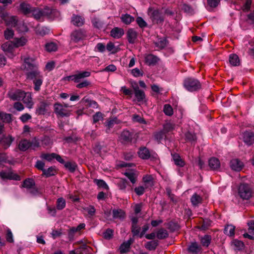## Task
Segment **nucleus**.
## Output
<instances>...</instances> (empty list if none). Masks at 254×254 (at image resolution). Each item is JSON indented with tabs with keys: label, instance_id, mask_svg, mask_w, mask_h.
<instances>
[{
	"label": "nucleus",
	"instance_id": "7",
	"mask_svg": "<svg viewBox=\"0 0 254 254\" xmlns=\"http://www.w3.org/2000/svg\"><path fill=\"white\" fill-rule=\"evenodd\" d=\"M40 157L44 160H46L49 162H51L54 159H56L57 161L61 163H64V160L61 157V156L55 153H42L40 155Z\"/></svg>",
	"mask_w": 254,
	"mask_h": 254
},
{
	"label": "nucleus",
	"instance_id": "21",
	"mask_svg": "<svg viewBox=\"0 0 254 254\" xmlns=\"http://www.w3.org/2000/svg\"><path fill=\"white\" fill-rule=\"evenodd\" d=\"M1 48L4 52L12 54L15 48L12 41H7L1 45Z\"/></svg>",
	"mask_w": 254,
	"mask_h": 254
},
{
	"label": "nucleus",
	"instance_id": "63",
	"mask_svg": "<svg viewBox=\"0 0 254 254\" xmlns=\"http://www.w3.org/2000/svg\"><path fill=\"white\" fill-rule=\"evenodd\" d=\"M14 35V32L12 30L7 29L4 31V37L7 40L10 39L13 37Z\"/></svg>",
	"mask_w": 254,
	"mask_h": 254
},
{
	"label": "nucleus",
	"instance_id": "62",
	"mask_svg": "<svg viewBox=\"0 0 254 254\" xmlns=\"http://www.w3.org/2000/svg\"><path fill=\"white\" fill-rule=\"evenodd\" d=\"M45 164L44 162L41 160H38L36 162L35 167L38 170H41L43 172V170H45Z\"/></svg>",
	"mask_w": 254,
	"mask_h": 254
},
{
	"label": "nucleus",
	"instance_id": "46",
	"mask_svg": "<svg viewBox=\"0 0 254 254\" xmlns=\"http://www.w3.org/2000/svg\"><path fill=\"white\" fill-rule=\"evenodd\" d=\"M247 47L248 49V53L249 55L254 58V39H252L249 42Z\"/></svg>",
	"mask_w": 254,
	"mask_h": 254
},
{
	"label": "nucleus",
	"instance_id": "60",
	"mask_svg": "<svg viewBox=\"0 0 254 254\" xmlns=\"http://www.w3.org/2000/svg\"><path fill=\"white\" fill-rule=\"evenodd\" d=\"M92 23L95 27L100 28L103 25L102 21L97 18H94L92 19Z\"/></svg>",
	"mask_w": 254,
	"mask_h": 254
},
{
	"label": "nucleus",
	"instance_id": "64",
	"mask_svg": "<svg viewBox=\"0 0 254 254\" xmlns=\"http://www.w3.org/2000/svg\"><path fill=\"white\" fill-rule=\"evenodd\" d=\"M113 235V231L112 229H108L103 233L104 238L106 239H110Z\"/></svg>",
	"mask_w": 254,
	"mask_h": 254
},
{
	"label": "nucleus",
	"instance_id": "31",
	"mask_svg": "<svg viewBox=\"0 0 254 254\" xmlns=\"http://www.w3.org/2000/svg\"><path fill=\"white\" fill-rule=\"evenodd\" d=\"M129 185L128 182L126 180L121 179L117 183V186L119 189L122 191L126 192L128 189H127V186Z\"/></svg>",
	"mask_w": 254,
	"mask_h": 254
},
{
	"label": "nucleus",
	"instance_id": "34",
	"mask_svg": "<svg viewBox=\"0 0 254 254\" xmlns=\"http://www.w3.org/2000/svg\"><path fill=\"white\" fill-rule=\"evenodd\" d=\"M120 138L124 142L130 141L132 139V134L129 131L124 130L121 134Z\"/></svg>",
	"mask_w": 254,
	"mask_h": 254
},
{
	"label": "nucleus",
	"instance_id": "9",
	"mask_svg": "<svg viewBox=\"0 0 254 254\" xmlns=\"http://www.w3.org/2000/svg\"><path fill=\"white\" fill-rule=\"evenodd\" d=\"M34 17L36 19H40L44 15H49L52 13V10L46 8L44 11H42L38 8H33L31 12Z\"/></svg>",
	"mask_w": 254,
	"mask_h": 254
},
{
	"label": "nucleus",
	"instance_id": "42",
	"mask_svg": "<svg viewBox=\"0 0 254 254\" xmlns=\"http://www.w3.org/2000/svg\"><path fill=\"white\" fill-rule=\"evenodd\" d=\"M20 9L25 14L30 13L33 8H32L31 6L26 3H22L20 5Z\"/></svg>",
	"mask_w": 254,
	"mask_h": 254
},
{
	"label": "nucleus",
	"instance_id": "3",
	"mask_svg": "<svg viewBox=\"0 0 254 254\" xmlns=\"http://www.w3.org/2000/svg\"><path fill=\"white\" fill-rule=\"evenodd\" d=\"M253 191L248 184H241L238 188V194L243 199L248 200L252 196Z\"/></svg>",
	"mask_w": 254,
	"mask_h": 254
},
{
	"label": "nucleus",
	"instance_id": "16",
	"mask_svg": "<svg viewBox=\"0 0 254 254\" xmlns=\"http://www.w3.org/2000/svg\"><path fill=\"white\" fill-rule=\"evenodd\" d=\"M243 140L248 145H251L254 143V134L251 131H245L243 134Z\"/></svg>",
	"mask_w": 254,
	"mask_h": 254
},
{
	"label": "nucleus",
	"instance_id": "57",
	"mask_svg": "<svg viewBox=\"0 0 254 254\" xmlns=\"http://www.w3.org/2000/svg\"><path fill=\"white\" fill-rule=\"evenodd\" d=\"M50 32V29L46 27H43L37 30V33L41 36L48 34Z\"/></svg>",
	"mask_w": 254,
	"mask_h": 254
},
{
	"label": "nucleus",
	"instance_id": "44",
	"mask_svg": "<svg viewBox=\"0 0 254 254\" xmlns=\"http://www.w3.org/2000/svg\"><path fill=\"white\" fill-rule=\"evenodd\" d=\"M132 120L133 122L138 123L141 124H147L146 121L143 118L139 115L134 114L132 116Z\"/></svg>",
	"mask_w": 254,
	"mask_h": 254
},
{
	"label": "nucleus",
	"instance_id": "56",
	"mask_svg": "<svg viewBox=\"0 0 254 254\" xmlns=\"http://www.w3.org/2000/svg\"><path fill=\"white\" fill-rule=\"evenodd\" d=\"M103 120V115L101 112H97L93 116V123H96L98 122Z\"/></svg>",
	"mask_w": 254,
	"mask_h": 254
},
{
	"label": "nucleus",
	"instance_id": "40",
	"mask_svg": "<svg viewBox=\"0 0 254 254\" xmlns=\"http://www.w3.org/2000/svg\"><path fill=\"white\" fill-rule=\"evenodd\" d=\"M172 157L175 164L180 167H183L185 165L184 161L181 158L178 154H172Z\"/></svg>",
	"mask_w": 254,
	"mask_h": 254
},
{
	"label": "nucleus",
	"instance_id": "32",
	"mask_svg": "<svg viewBox=\"0 0 254 254\" xmlns=\"http://www.w3.org/2000/svg\"><path fill=\"white\" fill-rule=\"evenodd\" d=\"M209 166L212 170H217L220 167V163L218 159L211 158L209 160Z\"/></svg>",
	"mask_w": 254,
	"mask_h": 254
},
{
	"label": "nucleus",
	"instance_id": "4",
	"mask_svg": "<svg viewBox=\"0 0 254 254\" xmlns=\"http://www.w3.org/2000/svg\"><path fill=\"white\" fill-rule=\"evenodd\" d=\"M86 37V31L81 29L75 30L70 34L71 41L74 43H78V42L84 40Z\"/></svg>",
	"mask_w": 254,
	"mask_h": 254
},
{
	"label": "nucleus",
	"instance_id": "20",
	"mask_svg": "<svg viewBox=\"0 0 254 254\" xmlns=\"http://www.w3.org/2000/svg\"><path fill=\"white\" fill-rule=\"evenodd\" d=\"M135 96L138 102L143 101L145 99V95L144 92L140 90L139 87L136 85L133 87Z\"/></svg>",
	"mask_w": 254,
	"mask_h": 254
},
{
	"label": "nucleus",
	"instance_id": "26",
	"mask_svg": "<svg viewBox=\"0 0 254 254\" xmlns=\"http://www.w3.org/2000/svg\"><path fill=\"white\" fill-rule=\"evenodd\" d=\"M124 175L129 180L130 182L134 184L137 181V174L133 170H129L125 172Z\"/></svg>",
	"mask_w": 254,
	"mask_h": 254
},
{
	"label": "nucleus",
	"instance_id": "52",
	"mask_svg": "<svg viewBox=\"0 0 254 254\" xmlns=\"http://www.w3.org/2000/svg\"><path fill=\"white\" fill-rule=\"evenodd\" d=\"M65 200L62 197L59 198L57 201V208L58 210H62L65 206Z\"/></svg>",
	"mask_w": 254,
	"mask_h": 254
},
{
	"label": "nucleus",
	"instance_id": "35",
	"mask_svg": "<svg viewBox=\"0 0 254 254\" xmlns=\"http://www.w3.org/2000/svg\"><path fill=\"white\" fill-rule=\"evenodd\" d=\"M190 201L193 206H197L202 203V197L197 193L193 194L190 198Z\"/></svg>",
	"mask_w": 254,
	"mask_h": 254
},
{
	"label": "nucleus",
	"instance_id": "37",
	"mask_svg": "<svg viewBox=\"0 0 254 254\" xmlns=\"http://www.w3.org/2000/svg\"><path fill=\"white\" fill-rule=\"evenodd\" d=\"M229 62L233 66H238L240 63L239 57L236 54H231L230 55Z\"/></svg>",
	"mask_w": 254,
	"mask_h": 254
},
{
	"label": "nucleus",
	"instance_id": "12",
	"mask_svg": "<svg viewBox=\"0 0 254 254\" xmlns=\"http://www.w3.org/2000/svg\"><path fill=\"white\" fill-rule=\"evenodd\" d=\"M0 177L3 179L19 180L20 177L11 171L0 172Z\"/></svg>",
	"mask_w": 254,
	"mask_h": 254
},
{
	"label": "nucleus",
	"instance_id": "48",
	"mask_svg": "<svg viewBox=\"0 0 254 254\" xmlns=\"http://www.w3.org/2000/svg\"><path fill=\"white\" fill-rule=\"evenodd\" d=\"M211 237L209 235H205L201 239V243L203 246L207 247L210 244Z\"/></svg>",
	"mask_w": 254,
	"mask_h": 254
},
{
	"label": "nucleus",
	"instance_id": "25",
	"mask_svg": "<svg viewBox=\"0 0 254 254\" xmlns=\"http://www.w3.org/2000/svg\"><path fill=\"white\" fill-rule=\"evenodd\" d=\"M14 138L11 135L4 136L3 137L2 141L0 142L1 143L3 147L6 149L10 146L11 144L14 141Z\"/></svg>",
	"mask_w": 254,
	"mask_h": 254
},
{
	"label": "nucleus",
	"instance_id": "53",
	"mask_svg": "<svg viewBox=\"0 0 254 254\" xmlns=\"http://www.w3.org/2000/svg\"><path fill=\"white\" fill-rule=\"evenodd\" d=\"M163 111L165 115L169 116H171L173 114V108L169 104H165L164 106Z\"/></svg>",
	"mask_w": 254,
	"mask_h": 254
},
{
	"label": "nucleus",
	"instance_id": "61",
	"mask_svg": "<svg viewBox=\"0 0 254 254\" xmlns=\"http://www.w3.org/2000/svg\"><path fill=\"white\" fill-rule=\"evenodd\" d=\"M31 118L32 116L29 114L25 113L20 117L19 119L23 123H25Z\"/></svg>",
	"mask_w": 254,
	"mask_h": 254
},
{
	"label": "nucleus",
	"instance_id": "13",
	"mask_svg": "<svg viewBox=\"0 0 254 254\" xmlns=\"http://www.w3.org/2000/svg\"><path fill=\"white\" fill-rule=\"evenodd\" d=\"M71 24L76 27H81L84 24V18L83 17L73 14L71 19Z\"/></svg>",
	"mask_w": 254,
	"mask_h": 254
},
{
	"label": "nucleus",
	"instance_id": "8",
	"mask_svg": "<svg viewBox=\"0 0 254 254\" xmlns=\"http://www.w3.org/2000/svg\"><path fill=\"white\" fill-rule=\"evenodd\" d=\"M1 17L7 26L14 27L17 24V20L15 16H9L7 13H3L1 14Z\"/></svg>",
	"mask_w": 254,
	"mask_h": 254
},
{
	"label": "nucleus",
	"instance_id": "58",
	"mask_svg": "<svg viewBox=\"0 0 254 254\" xmlns=\"http://www.w3.org/2000/svg\"><path fill=\"white\" fill-rule=\"evenodd\" d=\"M252 0H247L245 3L244 4L243 6L242 7V9L244 12H248L249 11L251 8V6L252 4Z\"/></svg>",
	"mask_w": 254,
	"mask_h": 254
},
{
	"label": "nucleus",
	"instance_id": "22",
	"mask_svg": "<svg viewBox=\"0 0 254 254\" xmlns=\"http://www.w3.org/2000/svg\"><path fill=\"white\" fill-rule=\"evenodd\" d=\"M133 241V239L130 238L127 241L124 242L120 247L121 253L124 254L127 253L129 251L130 246Z\"/></svg>",
	"mask_w": 254,
	"mask_h": 254
},
{
	"label": "nucleus",
	"instance_id": "45",
	"mask_svg": "<svg viewBox=\"0 0 254 254\" xmlns=\"http://www.w3.org/2000/svg\"><path fill=\"white\" fill-rule=\"evenodd\" d=\"M168 232L164 229H159L156 233V237L159 239H163L168 237Z\"/></svg>",
	"mask_w": 254,
	"mask_h": 254
},
{
	"label": "nucleus",
	"instance_id": "33",
	"mask_svg": "<svg viewBox=\"0 0 254 254\" xmlns=\"http://www.w3.org/2000/svg\"><path fill=\"white\" fill-rule=\"evenodd\" d=\"M142 181L144 184V186L147 188L149 187H152L154 185L153 178L151 175H145L142 178Z\"/></svg>",
	"mask_w": 254,
	"mask_h": 254
},
{
	"label": "nucleus",
	"instance_id": "38",
	"mask_svg": "<svg viewBox=\"0 0 254 254\" xmlns=\"http://www.w3.org/2000/svg\"><path fill=\"white\" fill-rule=\"evenodd\" d=\"M235 227L232 225H227L224 229V233L227 235L232 237L235 234Z\"/></svg>",
	"mask_w": 254,
	"mask_h": 254
},
{
	"label": "nucleus",
	"instance_id": "14",
	"mask_svg": "<svg viewBox=\"0 0 254 254\" xmlns=\"http://www.w3.org/2000/svg\"><path fill=\"white\" fill-rule=\"evenodd\" d=\"M48 104L45 101H41L37 105L36 110V114L39 115H44L48 111Z\"/></svg>",
	"mask_w": 254,
	"mask_h": 254
},
{
	"label": "nucleus",
	"instance_id": "18",
	"mask_svg": "<svg viewBox=\"0 0 254 254\" xmlns=\"http://www.w3.org/2000/svg\"><path fill=\"white\" fill-rule=\"evenodd\" d=\"M150 18L153 22L157 23H161L164 20L163 16L157 10H154L152 12Z\"/></svg>",
	"mask_w": 254,
	"mask_h": 254
},
{
	"label": "nucleus",
	"instance_id": "36",
	"mask_svg": "<svg viewBox=\"0 0 254 254\" xmlns=\"http://www.w3.org/2000/svg\"><path fill=\"white\" fill-rule=\"evenodd\" d=\"M113 217L115 219H123L125 217V213L121 209H114L113 210Z\"/></svg>",
	"mask_w": 254,
	"mask_h": 254
},
{
	"label": "nucleus",
	"instance_id": "30",
	"mask_svg": "<svg viewBox=\"0 0 254 254\" xmlns=\"http://www.w3.org/2000/svg\"><path fill=\"white\" fill-rule=\"evenodd\" d=\"M145 60L146 63L150 65L156 64L158 62L159 59L153 55L149 54L145 57Z\"/></svg>",
	"mask_w": 254,
	"mask_h": 254
},
{
	"label": "nucleus",
	"instance_id": "6",
	"mask_svg": "<svg viewBox=\"0 0 254 254\" xmlns=\"http://www.w3.org/2000/svg\"><path fill=\"white\" fill-rule=\"evenodd\" d=\"M24 68L27 71L38 70L37 64L36 62L35 59L32 58L27 57L24 59Z\"/></svg>",
	"mask_w": 254,
	"mask_h": 254
},
{
	"label": "nucleus",
	"instance_id": "27",
	"mask_svg": "<svg viewBox=\"0 0 254 254\" xmlns=\"http://www.w3.org/2000/svg\"><path fill=\"white\" fill-rule=\"evenodd\" d=\"M91 73L89 71L79 72L74 74V82L78 83L82 78L89 77Z\"/></svg>",
	"mask_w": 254,
	"mask_h": 254
},
{
	"label": "nucleus",
	"instance_id": "19",
	"mask_svg": "<svg viewBox=\"0 0 254 254\" xmlns=\"http://www.w3.org/2000/svg\"><path fill=\"white\" fill-rule=\"evenodd\" d=\"M137 33L133 29H129L127 32V37L128 42L130 44L135 43L137 38Z\"/></svg>",
	"mask_w": 254,
	"mask_h": 254
},
{
	"label": "nucleus",
	"instance_id": "39",
	"mask_svg": "<svg viewBox=\"0 0 254 254\" xmlns=\"http://www.w3.org/2000/svg\"><path fill=\"white\" fill-rule=\"evenodd\" d=\"M120 123V121L117 119V118H115L110 120H107L105 123V126L107 127L108 129L112 128L115 124H118Z\"/></svg>",
	"mask_w": 254,
	"mask_h": 254
},
{
	"label": "nucleus",
	"instance_id": "24",
	"mask_svg": "<svg viewBox=\"0 0 254 254\" xmlns=\"http://www.w3.org/2000/svg\"><path fill=\"white\" fill-rule=\"evenodd\" d=\"M15 48H19L25 45L27 42V39L24 37L15 38L12 41Z\"/></svg>",
	"mask_w": 254,
	"mask_h": 254
},
{
	"label": "nucleus",
	"instance_id": "59",
	"mask_svg": "<svg viewBox=\"0 0 254 254\" xmlns=\"http://www.w3.org/2000/svg\"><path fill=\"white\" fill-rule=\"evenodd\" d=\"M94 182L99 187L103 188L105 189H108V186L105 182L102 180H98L96 179L94 181Z\"/></svg>",
	"mask_w": 254,
	"mask_h": 254
},
{
	"label": "nucleus",
	"instance_id": "50",
	"mask_svg": "<svg viewBox=\"0 0 254 254\" xmlns=\"http://www.w3.org/2000/svg\"><path fill=\"white\" fill-rule=\"evenodd\" d=\"M200 250V248L196 243H192L189 248V251L192 253H197Z\"/></svg>",
	"mask_w": 254,
	"mask_h": 254
},
{
	"label": "nucleus",
	"instance_id": "54",
	"mask_svg": "<svg viewBox=\"0 0 254 254\" xmlns=\"http://www.w3.org/2000/svg\"><path fill=\"white\" fill-rule=\"evenodd\" d=\"M34 185L35 182L33 179H27L24 181L23 187L27 189H30Z\"/></svg>",
	"mask_w": 254,
	"mask_h": 254
},
{
	"label": "nucleus",
	"instance_id": "2",
	"mask_svg": "<svg viewBox=\"0 0 254 254\" xmlns=\"http://www.w3.org/2000/svg\"><path fill=\"white\" fill-rule=\"evenodd\" d=\"M183 85L185 89L190 92L196 91L201 87L200 82L197 79L192 77L185 79Z\"/></svg>",
	"mask_w": 254,
	"mask_h": 254
},
{
	"label": "nucleus",
	"instance_id": "47",
	"mask_svg": "<svg viewBox=\"0 0 254 254\" xmlns=\"http://www.w3.org/2000/svg\"><path fill=\"white\" fill-rule=\"evenodd\" d=\"M158 246V242L156 241L148 242L145 245V247L150 251L154 250Z\"/></svg>",
	"mask_w": 254,
	"mask_h": 254
},
{
	"label": "nucleus",
	"instance_id": "5",
	"mask_svg": "<svg viewBox=\"0 0 254 254\" xmlns=\"http://www.w3.org/2000/svg\"><path fill=\"white\" fill-rule=\"evenodd\" d=\"M54 111L58 117H68L70 115V111L65 109L64 106L60 103L54 104Z\"/></svg>",
	"mask_w": 254,
	"mask_h": 254
},
{
	"label": "nucleus",
	"instance_id": "55",
	"mask_svg": "<svg viewBox=\"0 0 254 254\" xmlns=\"http://www.w3.org/2000/svg\"><path fill=\"white\" fill-rule=\"evenodd\" d=\"M64 167L71 172H73L75 170L76 167L75 163L70 162H64Z\"/></svg>",
	"mask_w": 254,
	"mask_h": 254
},
{
	"label": "nucleus",
	"instance_id": "49",
	"mask_svg": "<svg viewBox=\"0 0 254 254\" xmlns=\"http://www.w3.org/2000/svg\"><path fill=\"white\" fill-rule=\"evenodd\" d=\"M0 119L3 122L9 123L11 120V115L4 112H0Z\"/></svg>",
	"mask_w": 254,
	"mask_h": 254
},
{
	"label": "nucleus",
	"instance_id": "23",
	"mask_svg": "<svg viewBox=\"0 0 254 254\" xmlns=\"http://www.w3.org/2000/svg\"><path fill=\"white\" fill-rule=\"evenodd\" d=\"M30 141L27 139H22L18 143V149L22 151H25L30 148Z\"/></svg>",
	"mask_w": 254,
	"mask_h": 254
},
{
	"label": "nucleus",
	"instance_id": "17",
	"mask_svg": "<svg viewBox=\"0 0 254 254\" xmlns=\"http://www.w3.org/2000/svg\"><path fill=\"white\" fill-rule=\"evenodd\" d=\"M125 32L123 28L115 27L110 32L111 36L115 39H119L124 35Z\"/></svg>",
	"mask_w": 254,
	"mask_h": 254
},
{
	"label": "nucleus",
	"instance_id": "43",
	"mask_svg": "<svg viewBox=\"0 0 254 254\" xmlns=\"http://www.w3.org/2000/svg\"><path fill=\"white\" fill-rule=\"evenodd\" d=\"M121 19L126 24H129L134 20V17L128 14L122 15Z\"/></svg>",
	"mask_w": 254,
	"mask_h": 254
},
{
	"label": "nucleus",
	"instance_id": "51",
	"mask_svg": "<svg viewBox=\"0 0 254 254\" xmlns=\"http://www.w3.org/2000/svg\"><path fill=\"white\" fill-rule=\"evenodd\" d=\"M147 188L145 186H138L137 187H136L134 189V191L136 193V195L138 196H141L144 194L145 192V189Z\"/></svg>",
	"mask_w": 254,
	"mask_h": 254
},
{
	"label": "nucleus",
	"instance_id": "29",
	"mask_svg": "<svg viewBox=\"0 0 254 254\" xmlns=\"http://www.w3.org/2000/svg\"><path fill=\"white\" fill-rule=\"evenodd\" d=\"M57 173V171L55 166H51L47 169L43 170V176L47 178L54 176Z\"/></svg>",
	"mask_w": 254,
	"mask_h": 254
},
{
	"label": "nucleus",
	"instance_id": "41",
	"mask_svg": "<svg viewBox=\"0 0 254 254\" xmlns=\"http://www.w3.org/2000/svg\"><path fill=\"white\" fill-rule=\"evenodd\" d=\"M45 48L46 50L48 52H55L57 50L58 46L54 42L47 43Z\"/></svg>",
	"mask_w": 254,
	"mask_h": 254
},
{
	"label": "nucleus",
	"instance_id": "11",
	"mask_svg": "<svg viewBox=\"0 0 254 254\" xmlns=\"http://www.w3.org/2000/svg\"><path fill=\"white\" fill-rule=\"evenodd\" d=\"M26 107L28 109H32L34 105V102L32 97V94L30 92H24V95L23 96L21 100Z\"/></svg>",
	"mask_w": 254,
	"mask_h": 254
},
{
	"label": "nucleus",
	"instance_id": "10",
	"mask_svg": "<svg viewBox=\"0 0 254 254\" xmlns=\"http://www.w3.org/2000/svg\"><path fill=\"white\" fill-rule=\"evenodd\" d=\"M24 92L20 90H10L8 92V95L12 100L20 101L24 95Z\"/></svg>",
	"mask_w": 254,
	"mask_h": 254
},
{
	"label": "nucleus",
	"instance_id": "15",
	"mask_svg": "<svg viewBox=\"0 0 254 254\" xmlns=\"http://www.w3.org/2000/svg\"><path fill=\"white\" fill-rule=\"evenodd\" d=\"M230 166L232 170L240 171L244 167V164L238 159H233L230 161Z\"/></svg>",
	"mask_w": 254,
	"mask_h": 254
},
{
	"label": "nucleus",
	"instance_id": "1",
	"mask_svg": "<svg viewBox=\"0 0 254 254\" xmlns=\"http://www.w3.org/2000/svg\"><path fill=\"white\" fill-rule=\"evenodd\" d=\"M26 76L27 79L33 80L35 90L39 91L43 81V77L40 71L38 70L29 71L27 72Z\"/></svg>",
	"mask_w": 254,
	"mask_h": 254
},
{
	"label": "nucleus",
	"instance_id": "28",
	"mask_svg": "<svg viewBox=\"0 0 254 254\" xmlns=\"http://www.w3.org/2000/svg\"><path fill=\"white\" fill-rule=\"evenodd\" d=\"M138 154L143 159H148L150 157V153L149 150L145 147H141L138 151Z\"/></svg>",
	"mask_w": 254,
	"mask_h": 254
}]
</instances>
